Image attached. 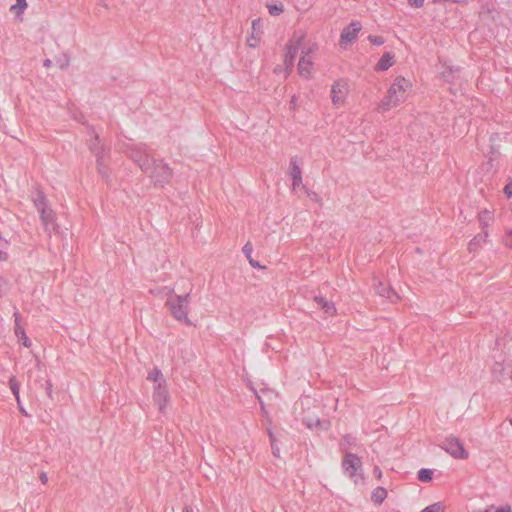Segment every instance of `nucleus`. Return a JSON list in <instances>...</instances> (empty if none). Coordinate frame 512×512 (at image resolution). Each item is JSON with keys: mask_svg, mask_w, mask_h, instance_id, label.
Returning <instances> with one entry per match:
<instances>
[{"mask_svg": "<svg viewBox=\"0 0 512 512\" xmlns=\"http://www.w3.org/2000/svg\"><path fill=\"white\" fill-rule=\"evenodd\" d=\"M413 90V83L410 79L403 76H397L386 95L377 105V111L384 114L400 104L404 103Z\"/></svg>", "mask_w": 512, "mask_h": 512, "instance_id": "obj_1", "label": "nucleus"}, {"mask_svg": "<svg viewBox=\"0 0 512 512\" xmlns=\"http://www.w3.org/2000/svg\"><path fill=\"white\" fill-rule=\"evenodd\" d=\"M167 309L171 316L178 322L186 325L192 326V320L189 316L190 314V298L189 295H171L166 303Z\"/></svg>", "mask_w": 512, "mask_h": 512, "instance_id": "obj_2", "label": "nucleus"}, {"mask_svg": "<svg viewBox=\"0 0 512 512\" xmlns=\"http://www.w3.org/2000/svg\"><path fill=\"white\" fill-rule=\"evenodd\" d=\"M342 468L354 484L362 483L364 481L362 462L356 454L347 453L343 457Z\"/></svg>", "mask_w": 512, "mask_h": 512, "instance_id": "obj_3", "label": "nucleus"}, {"mask_svg": "<svg viewBox=\"0 0 512 512\" xmlns=\"http://www.w3.org/2000/svg\"><path fill=\"white\" fill-rule=\"evenodd\" d=\"M350 89L347 81L338 79L334 81L330 88V100L334 108L340 109L347 103Z\"/></svg>", "mask_w": 512, "mask_h": 512, "instance_id": "obj_4", "label": "nucleus"}, {"mask_svg": "<svg viewBox=\"0 0 512 512\" xmlns=\"http://www.w3.org/2000/svg\"><path fill=\"white\" fill-rule=\"evenodd\" d=\"M298 48H301V57H313L318 50V44L314 41L306 40L305 35L301 34L294 37L289 44V52L292 59Z\"/></svg>", "mask_w": 512, "mask_h": 512, "instance_id": "obj_5", "label": "nucleus"}, {"mask_svg": "<svg viewBox=\"0 0 512 512\" xmlns=\"http://www.w3.org/2000/svg\"><path fill=\"white\" fill-rule=\"evenodd\" d=\"M442 448L454 459L466 460L469 458V451L464 443L457 437H447Z\"/></svg>", "mask_w": 512, "mask_h": 512, "instance_id": "obj_6", "label": "nucleus"}, {"mask_svg": "<svg viewBox=\"0 0 512 512\" xmlns=\"http://www.w3.org/2000/svg\"><path fill=\"white\" fill-rule=\"evenodd\" d=\"M265 34V25L261 18H256L252 21L251 27L246 35V45L249 48H258L261 45L262 39Z\"/></svg>", "mask_w": 512, "mask_h": 512, "instance_id": "obj_7", "label": "nucleus"}, {"mask_svg": "<svg viewBox=\"0 0 512 512\" xmlns=\"http://www.w3.org/2000/svg\"><path fill=\"white\" fill-rule=\"evenodd\" d=\"M362 30L360 21L355 20L343 28L339 38V46L342 49L350 47L358 38L359 32Z\"/></svg>", "mask_w": 512, "mask_h": 512, "instance_id": "obj_8", "label": "nucleus"}, {"mask_svg": "<svg viewBox=\"0 0 512 512\" xmlns=\"http://www.w3.org/2000/svg\"><path fill=\"white\" fill-rule=\"evenodd\" d=\"M493 373L498 379H502L505 375L512 371V351L507 357L498 356V361L493 366Z\"/></svg>", "mask_w": 512, "mask_h": 512, "instance_id": "obj_9", "label": "nucleus"}, {"mask_svg": "<svg viewBox=\"0 0 512 512\" xmlns=\"http://www.w3.org/2000/svg\"><path fill=\"white\" fill-rule=\"evenodd\" d=\"M153 403L159 411L163 412L169 404L170 396L167 386L153 387L152 393Z\"/></svg>", "mask_w": 512, "mask_h": 512, "instance_id": "obj_10", "label": "nucleus"}, {"mask_svg": "<svg viewBox=\"0 0 512 512\" xmlns=\"http://www.w3.org/2000/svg\"><path fill=\"white\" fill-rule=\"evenodd\" d=\"M289 175L292 180V188L296 190L302 185V171L296 159H291L290 161Z\"/></svg>", "mask_w": 512, "mask_h": 512, "instance_id": "obj_11", "label": "nucleus"}, {"mask_svg": "<svg viewBox=\"0 0 512 512\" xmlns=\"http://www.w3.org/2000/svg\"><path fill=\"white\" fill-rule=\"evenodd\" d=\"M298 73L304 78H310L314 70L313 57H301L298 62Z\"/></svg>", "mask_w": 512, "mask_h": 512, "instance_id": "obj_12", "label": "nucleus"}, {"mask_svg": "<svg viewBox=\"0 0 512 512\" xmlns=\"http://www.w3.org/2000/svg\"><path fill=\"white\" fill-rule=\"evenodd\" d=\"M395 54L391 51L383 53L380 59L374 66V70L377 72H383L391 68L395 64Z\"/></svg>", "mask_w": 512, "mask_h": 512, "instance_id": "obj_13", "label": "nucleus"}, {"mask_svg": "<svg viewBox=\"0 0 512 512\" xmlns=\"http://www.w3.org/2000/svg\"><path fill=\"white\" fill-rule=\"evenodd\" d=\"M478 221L480 223L481 229L485 236H488L487 229L494 221V211L492 209L484 208L479 211L477 215Z\"/></svg>", "mask_w": 512, "mask_h": 512, "instance_id": "obj_14", "label": "nucleus"}, {"mask_svg": "<svg viewBox=\"0 0 512 512\" xmlns=\"http://www.w3.org/2000/svg\"><path fill=\"white\" fill-rule=\"evenodd\" d=\"M35 205L40 212L41 219L44 223H48L49 221H53L54 215L51 209L48 207L46 200L44 198H40L35 201Z\"/></svg>", "mask_w": 512, "mask_h": 512, "instance_id": "obj_15", "label": "nucleus"}, {"mask_svg": "<svg viewBox=\"0 0 512 512\" xmlns=\"http://www.w3.org/2000/svg\"><path fill=\"white\" fill-rule=\"evenodd\" d=\"M147 380L153 383V387L166 386L163 373L158 368L151 369L147 374Z\"/></svg>", "mask_w": 512, "mask_h": 512, "instance_id": "obj_16", "label": "nucleus"}, {"mask_svg": "<svg viewBox=\"0 0 512 512\" xmlns=\"http://www.w3.org/2000/svg\"><path fill=\"white\" fill-rule=\"evenodd\" d=\"M14 333H15V336L17 337L18 341L23 346H25L27 348H29L31 346L32 343H31L30 339L28 338L24 328L20 325V323L18 321L15 322Z\"/></svg>", "mask_w": 512, "mask_h": 512, "instance_id": "obj_17", "label": "nucleus"}, {"mask_svg": "<svg viewBox=\"0 0 512 512\" xmlns=\"http://www.w3.org/2000/svg\"><path fill=\"white\" fill-rule=\"evenodd\" d=\"M315 301L317 302L318 306H320L328 316L336 315L337 310L332 302H329L324 298H316Z\"/></svg>", "mask_w": 512, "mask_h": 512, "instance_id": "obj_18", "label": "nucleus"}, {"mask_svg": "<svg viewBox=\"0 0 512 512\" xmlns=\"http://www.w3.org/2000/svg\"><path fill=\"white\" fill-rule=\"evenodd\" d=\"M388 492L383 487H377L373 490L371 494V500L376 505H381L383 501L387 498Z\"/></svg>", "mask_w": 512, "mask_h": 512, "instance_id": "obj_19", "label": "nucleus"}, {"mask_svg": "<svg viewBox=\"0 0 512 512\" xmlns=\"http://www.w3.org/2000/svg\"><path fill=\"white\" fill-rule=\"evenodd\" d=\"M434 470L429 468H423L418 471L417 478L420 482L428 483L433 480Z\"/></svg>", "mask_w": 512, "mask_h": 512, "instance_id": "obj_20", "label": "nucleus"}, {"mask_svg": "<svg viewBox=\"0 0 512 512\" xmlns=\"http://www.w3.org/2000/svg\"><path fill=\"white\" fill-rule=\"evenodd\" d=\"M266 7L271 16H279L284 12V4L282 2L268 3Z\"/></svg>", "mask_w": 512, "mask_h": 512, "instance_id": "obj_21", "label": "nucleus"}, {"mask_svg": "<svg viewBox=\"0 0 512 512\" xmlns=\"http://www.w3.org/2000/svg\"><path fill=\"white\" fill-rule=\"evenodd\" d=\"M28 4H27V1L26 0H16V3L13 4L11 7H10V11L16 15V16H20L23 14V12L25 11V9L27 8Z\"/></svg>", "mask_w": 512, "mask_h": 512, "instance_id": "obj_22", "label": "nucleus"}, {"mask_svg": "<svg viewBox=\"0 0 512 512\" xmlns=\"http://www.w3.org/2000/svg\"><path fill=\"white\" fill-rule=\"evenodd\" d=\"M420 512H446V506L443 502H435L426 506Z\"/></svg>", "mask_w": 512, "mask_h": 512, "instance_id": "obj_23", "label": "nucleus"}, {"mask_svg": "<svg viewBox=\"0 0 512 512\" xmlns=\"http://www.w3.org/2000/svg\"><path fill=\"white\" fill-rule=\"evenodd\" d=\"M158 169L162 173V179H158L159 174L156 173L155 174V178L157 179V181L158 182H168L171 179V177H172L171 169L169 167H167V166H160Z\"/></svg>", "mask_w": 512, "mask_h": 512, "instance_id": "obj_24", "label": "nucleus"}, {"mask_svg": "<svg viewBox=\"0 0 512 512\" xmlns=\"http://www.w3.org/2000/svg\"><path fill=\"white\" fill-rule=\"evenodd\" d=\"M9 386L18 404H20L19 384L14 377L9 380Z\"/></svg>", "mask_w": 512, "mask_h": 512, "instance_id": "obj_25", "label": "nucleus"}, {"mask_svg": "<svg viewBox=\"0 0 512 512\" xmlns=\"http://www.w3.org/2000/svg\"><path fill=\"white\" fill-rule=\"evenodd\" d=\"M368 41L375 46H382L385 43V38L381 35H369Z\"/></svg>", "mask_w": 512, "mask_h": 512, "instance_id": "obj_26", "label": "nucleus"}, {"mask_svg": "<svg viewBox=\"0 0 512 512\" xmlns=\"http://www.w3.org/2000/svg\"><path fill=\"white\" fill-rule=\"evenodd\" d=\"M503 193L506 197L511 198L512 197V181L507 183L503 188Z\"/></svg>", "mask_w": 512, "mask_h": 512, "instance_id": "obj_27", "label": "nucleus"}, {"mask_svg": "<svg viewBox=\"0 0 512 512\" xmlns=\"http://www.w3.org/2000/svg\"><path fill=\"white\" fill-rule=\"evenodd\" d=\"M408 4L413 8H421L424 5L425 0H407Z\"/></svg>", "mask_w": 512, "mask_h": 512, "instance_id": "obj_28", "label": "nucleus"}, {"mask_svg": "<svg viewBox=\"0 0 512 512\" xmlns=\"http://www.w3.org/2000/svg\"><path fill=\"white\" fill-rule=\"evenodd\" d=\"M182 512H200L199 508L195 505H185Z\"/></svg>", "mask_w": 512, "mask_h": 512, "instance_id": "obj_29", "label": "nucleus"}, {"mask_svg": "<svg viewBox=\"0 0 512 512\" xmlns=\"http://www.w3.org/2000/svg\"><path fill=\"white\" fill-rule=\"evenodd\" d=\"M505 245L512 248V229L504 237Z\"/></svg>", "mask_w": 512, "mask_h": 512, "instance_id": "obj_30", "label": "nucleus"}, {"mask_svg": "<svg viewBox=\"0 0 512 512\" xmlns=\"http://www.w3.org/2000/svg\"><path fill=\"white\" fill-rule=\"evenodd\" d=\"M372 474L377 480H380L382 478V471L378 466H375L373 468Z\"/></svg>", "mask_w": 512, "mask_h": 512, "instance_id": "obj_31", "label": "nucleus"}, {"mask_svg": "<svg viewBox=\"0 0 512 512\" xmlns=\"http://www.w3.org/2000/svg\"><path fill=\"white\" fill-rule=\"evenodd\" d=\"M495 512H512V508L510 505H504L501 507H498Z\"/></svg>", "mask_w": 512, "mask_h": 512, "instance_id": "obj_32", "label": "nucleus"}, {"mask_svg": "<svg viewBox=\"0 0 512 512\" xmlns=\"http://www.w3.org/2000/svg\"><path fill=\"white\" fill-rule=\"evenodd\" d=\"M248 259H249V263L252 267L254 268H259V269H263L264 267L263 266H260L258 262L254 261L251 256L249 255L248 256Z\"/></svg>", "mask_w": 512, "mask_h": 512, "instance_id": "obj_33", "label": "nucleus"}, {"mask_svg": "<svg viewBox=\"0 0 512 512\" xmlns=\"http://www.w3.org/2000/svg\"><path fill=\"white\" fill-rule=\"evenodd\" d=\"M8 259V255L6 252L0 250V262L6 261Z\"/></svg>", "mask_w": 512, "mask_h": 512, "instance_id": "obj_34", "label": "nucleus"}, {"mask_svg": "<svg viewBox=\"0 0 512 512\" xmlns=\"http://www.w3.org/2000/svg\"><path fill=\"white\" fill-rule=\"evenodd\" d=\"M457 0H432L433 3H441V2H456Z\"/></svg>", "mask_w": 512, "mask_h": 512, "instance_id": "obj_35", "label": "nucleus"}, {"mask_svg": "<svg viewBox=\"0 0 512 512\" xmlns=\"http://www.w3.org/2000/svg\"><path fill=\"white\" fill-rule=\"evenodd\" d=\"M40 478H41V481H42L43 483H46V482H47V475H46L45 473H42V475H41V477H40Z\"/></svg>", "mask_w": 512, "mask_h": 512, "instance_id": "obj_36", "label": "nucleus"}, {"mask_svg": "<svg viewBox=\"0 0 512 512\" xmlns=\"http://www.w3.org/2000/svg\"><path fill=\"white\" fill-rule=\"evenodd\" d=\"M50 64H51V61H50V60H46V61L44 62V65H45L46 67H49V66H50Z\"/></svg>", "mask_w": 512, "mask_h": 512, "instance_id": "obj_37", "label": "nucleus"}, {"mask_svg": "<svg viewBox=\"0 0 512 512\" xmlns=\"http://www.w3.org/2000/svg\"><path fill=\"white\" fill-rule=\"evenodd\" d=\"M510 424H511V426H512V419L510 420Z\"/></svg>", "mask_w": 512, "mask_h": 512, "instance_id": "obj_38", "label": "nucleus"}]
</instances>
